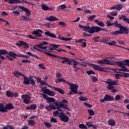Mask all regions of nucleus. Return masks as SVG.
<instances>
[{
	"instance_id": "f257e3e1",
	"label": "nucleus",
	"mask_w": 129,
	"mask_h": 129,
	"mask_svg": "<svg viewBox=\"0 0 129 129\" xmlns=\"http://www.w3.org/2000/svg\"><path fill=\"white\" fill-rule=\"evenodd\" d=\"M48 55H49V56H53L55 58H59V59H60L61 60V63L62 64H65V63H67V65H73V68H74L75 69H79L78 67H76L78 64V61L75 60L74 59H69V58L66 57H62V56H57L54 54L52 53H47Z\"/></svg>"
},
{
	"instance_id": "f03ea898",
	"label": "nucleus",
	"mask_w": 129,
	"mask_h": 129,
	"mask_svg": "<svg viewBox=\"0 0 129 129\" xmlns=\"http://www.w3.org/2000/svg\"><path fill=\"white\" fill-rule=\"evenodd\" d=\"M79 27L81 29H83V31L88 32L89 34H94V33H98L100 31L102 32H107V30L105 28H102L99 26H92L91 27L90 26H84L80 24L79 25Z\"/></svg>"
},
{
	"instance_id": "7ed1b4c3",
	"label": "nucleus",
	"mask_w": 129,
	"mask_h": 129,
	"mask_svg": "<svg viewBox=\"0 0 129 129\" xmlns=\"http://www.w3.org/2000/svg\"><path fill=\"white\" fill-rule=\"evenodd\" d=\"M13 75L17 78H19V76H23L24 79L23 84L25 85H30V84L32 86H35V85H36V83L34 79L31 78V77L29 78L26 77V76L21 73V72L16 71L15 73H13Z\"/></svg>"
},
{
	"instance_id": "20e7f679",
	"label": "nucleus",
	"mask_w": 129,
	"mask_h": 129,
	"mask_svg": "<svg viewBox=\"0 0 129 129\" xmlns=\"http://www.w3.org/2000/svg\"><path fill=\"white\" fill-rule=\"evenodd\" d=\"M19 9L22 10H19L20 12H21V13H23V12H24L25 13V15H23L21 16V21H24L25 22H28V21H31V18L30 17V15H31V11L29 10L28 8H25L24 6H18Z\"/></svg>"
},
{
	"instance_id": "39448f33",
	"label": "nucleus",
	"mask_w": 129,
	"mask_h": 129,
	"mask_svg": "<svg viewBox=\"0 0 129 129\" xmlns=\"http://www.w3.org/2000/svg\"><path fill=\"white\" fill-rule=\"evenodd\" d=\"M8 54L6 57L10 61H14V59H17V57L19 56V54L15 53L14 51H9Z\"/></svg>"
},
{
	"instance_id": "423d86ee",
	"label": "nucleus",
	"mask_w": 129,
	"mask_h": 129,
	"mask_svg": "<svg viewBox=\"0 0 129 129\" xmlns=\"http://www.w3.org/2000/svg\"><path fill=\"white\" fill-rule=\"evenodd\" d=\"M58 117L59 119H60L61 121H63V122H68V121H69V117L63 112H59Z\"/></svg>"
},
{
	"instance_id": "0eeeda50",
	"label": "nucleus",
	"mask_w": 129,
	"mask_h": 129,
	"mask_svg": "<svg viewBox=\"0 0 129 129\" xmlns=\"http://www.w3.org/2000/svg\"><path fill=\"white\" fill-rule=\"evenodd\" d=\"M22 99L23 100L24 103L29 104L31 103V96L28 94H23L21 96Z\"/></svg>"
},
{
	"instance_id": "6e6552de",
	"label": "nucleus",
	"mask_w": 129,
	"mask_h": 129,
	"mask_svg": "<svg viewBox=\"0 0 129 129\" xmlns=\"http://www.w3.org/2000/svg\"><path fill=\"white\" fill-rule=\"evenodd\" d=\"M68 85L70 86V89H71V91L73 92V93H75V94L77 93V91H78V85L71 83H69Z\"/></svg>"
},
{
	"instance_id": "1a4fd4ad",
	"label": "nucleus",
	"mask_w": 129,
	"mask_h": 129,
	"mask_svg": "<svg viewBox=\"0 0 129 129\" xmlns=\"http://www.w3.org/2000/svg\"><path fill=\"white\" fill-rule=\"evenodd\" d=\"M114 100V97L109 94H106L104 97V99L100 100L101 102H105V101H113Z\"/></svg>"
},
{
	"instance_id": "9d476101",
	"label": "nucleus",
	"mask_w": 129,
	"mask_h": 129,
	"mask_svg": "<svg viewBox=\"0 0 129 129\" xmlns=\"http://www.w3.org/2000/svg\"><path fill=\"white\" fill-rule=\"evenodd\" d=\"M92 67L94 69V70H98L99 71H100L101 72H107V71H106L108 70L107 68L102 67L100 66H97L94 64H93ZM104 69H106V70Z\"/></svg>"
},
{
	"instance_id": "9b49d317",
	"label": "nucleus",
	"mask_w": 129,
	"mask_h": 129,
	"mask_svg": "<svg viewBox=\"0 0 129 129\" xmlns=\"http://www.w3.org/2000/svg\"><path fill=\"white\" fill-rule=\"evenodd\" d=\"M117 81L116 80L112 81V80L109 79H107V81H104V82L105 83H107L108 84V86H110L112 85H118V83H117Z\"/></svg>"
},
{
	"instance_id": "f8f14e48",
	"label": "nucleus",
	"mask_w": 129,
	"mask_h": 129,
	"mask_svg": "<svg viewBox=\"0 0 129 129\" xmlns=\"http://www.w3.org/2000/svg\"><path fill=\"white\" fill-rule=\"evenodd\" d=\"M6 94L7 97H18L19 96V94L17 92L14 93L10 90L7 91Z\"/></svg>"
},
{
	"instance_id": "ddd939ff",
	"label": "nucleus",
	"mask_w": 129,
	"mask_h": 129,
	"mask_svg": "<svg viewBox=\"0 0 129 129\" xmlns=\"http://www.w3.org/2000/svg\"><path fill=\"white\" fill-rule=\"evenodd\" d=\"M25 109H26V110H36V109H37V104L32 103L30 106H26Z\"/></svg>"
},
{
	"instance_id": "4468645a",
	"label": "nucleus",
	"mask_w": 129,
	"mask_h": 129,
	"mask_svg": "<svg viewBox=\"0 0 129 129\" xmlns=\"http://www.w3.org/2000/svg\"><path fill=\"white\" fill-rule=\"evenodd\" d=\"M45 20L46 21H49V22H55L59 21V19L54 16H51L49 17H46Z\"/></svg>"
},
{
	"instance_id": "2eb2a0df",
	"label": "nucleus",
	"mask_w": 129,
	"mask_h": 129,
	"mask_svg": "<svg viewBox=\"0 0 129 129\" xmlns=\"http://www.w3.org/2000/svg\"><path fill=\"white\" fill-rule=\"evenodd\" d=\"M53 103L51 104V105H49L47 106H45V108L46 110H48L49 111H52V110H56L57 109V108H56V106L54 105H53Z\"/></svg>"
},
{
	"instance_id": "dca6fc26",
	"label": "nucleus",
	"mask_w": 129,
	"mask_h": 129,
	"mask_svg": "<svg viewBox=\"0 0 129 129\" xmlns=\"http://www.w3.org/2000/svg\"><path fill=\"white\" fill-rule=\"evenodd\" d=\"M34 78L36 80H37V82H39V83H40V85H45L46 86H47V85H48V84L46 82H45V81L42 80V79L39 77H34Z\"/></svg>"
},
{
	"instance_id": "f3484780",
	"label": "nucleus",
	"mask_w": 129,
	"mask_h": 129,
	"mask_svg": "<svg viewBox=\"0 0 129 129\" xmlns=\"http://www.w3.org/2000/svg\"><path fill=\"white\" fill-rule=\"evenodd\" d=\"M121 32L122 33V34H125V35H127L129 33V28L127 27H122V28L120 29Z\"/></svg>"
},
{
	"instance_id": "a211bd4d",
	"label": "nucleus",
	"mask_w": 129,
	"mask_h": 129,
	"mask_svg": "<svg viewBox=\"0 0 129 129\" xmlns=\"http://www.w3.org/2000/svg\"><path fill=\"white\" fill-rule=\"evenodd\" d=\"M44 34L45 35H46V36L50 37V38H54L55 39H58V38H57V36H56L55 34L50 33L49 31L45 32Z\"/></svg>"
},
{
	"instance_id": "6ab92c4d",
	"label": "nucleus",
	"mask_w": 129,
	"mask_h": 129,
	"mask_svg": "<svg viewBox=\"0 0 129 129\" xmlns=\"http://www.w3.org/2000/svg\"><path fill=\"white\" fill-rule=\"evenodd\" d=\"M6 110H12L15 108V106L12 103H8L5 105Z\"/></svg>"
},
{
	"instance_id": "aec40b11",
	"label": "nucleus",
	"mask_w": 129,
	"mask_h": 129,
	"mask_svg": "<svg viewBox=\"0 0 129 129\" xmlns=\"http://www.w3.org/2000/svg\"><path fill=\"white\" fill-rule=\"evenodd\" d=\"M0 112H3V113L5 112H8V110H6V106L4 105L3 103H0Z\"/></svg>"
},
{
	"instance_id": "412c9836",
	"label": "nucleus",
	"mask_w": 129,
	"mask_h": 129,
	"mask_svg": "<svg viewBox=\"0 0 129 129\" xmlns=\"http://www.w3.org/2000/svg\"><path fill=\"white\" fill-rule=\"evenodd\" d=\"M119 20L123 21L129 24V18H126L125 15H122L121 16L119 17Z\"/></svg>"
},
{
	"instance_id": "4be33fe9",
	"label": "nucleus",
	"mask_w": 129,
	"mask_h": 129,
	"mask_svg": "<svg viewBox=\"0 0 129 129\" xmlns=\"http://www.w3.org/2000/svg\"><path fill=\"white\" fill-rule=\"evenodd\" d=\"M53 89H54L55 91H57V92H58V93H60V94H65V92H64V90L60 88L53 87Z\"/></svg>"
},
{
	"instance_id": "5701e85b",
	"label": "nucleus",
	"mask_w": 129,
	"mask_h": 129,
	"mask_svg": "<svg viewBox=\"0 0 129 129\" xmlns=\"http://www.w3.org/2000/svg\"><path fill=\"white\" fill-rule=\"evenodd\" d=\"M9 4L10 5H13L14 4H23V2L20 0H9Z\"/></svg>"
},
{
	"instance_id": "b1692460",
	"label": "nucleus",
	"mask_w": 129,
	"mask_h": 129,
	"mask_svg": "<svg viewBox=\"0 0 129 129\" xmlns=\"http://www.w3.org/2000/svg\"><path fill=\"white\" fill-rule=\"evenodd\" d=\"M116 124L115 120L112 119H109L108 121V124L110 125V126H114Z\"/></svg>"
},
{
	"instance_id": "393cba45",
	"label": "nucleus",
	"mask_w": 129,
	"mask_h": 129,
	"mask_svg": "<svg viewBox=\"0 0 129 129\" xmlns=\"http://www.w3.org/2000/svg\"><path fill=\"white\" fill-rule=\"evenodd\" d=\"M114 65H115L116 66H119V67H120V68H121V67L124 65V66H125V63L122 62V61H114Z\"/></svg>"
},
{
	"instance_id": "a878e982",
	"label": "nucleus",
	"mask_w": 129,
	"mask_h": 129,
	"mask_svg": "<svg viewBox=\"0 0 129 129\" xmlns=\"http://www.w3.org/2000/svg\"><path fill=\"white\" fill-rule=\"evenodd\" d=\"M95 23H96V24L98 25V26H99V27H105V25H104V23L103 22L99 21V20L96 19L94 20Z\"/></svg>"
},
{
	"instance_id": "bb28decb",
	"label": "nucleus",
	"mask_w": 129,
	"mask_h": 129,
	"mask_svg": "<svg viewBox=\"0 0 129 129\" xmlns=\"http://www.w3.org/2000/svg\"><path fill=\"white\" fill-rule=\"evenodd\" d=\"M42 9L43 11H52L53 8L48 7V6L45 5H42Z\"/></svg>"
},
{
	"instance_id": "cd10ccee",
	"label": "nucleus",
	"mask_w": 129,
	"mask_h": 129,
	"mask_svg": "<svg viewBox=\"0 0 129 129\" xmlns=\"http://www.w3.org/2000/svg\"><path fill=\"white\" fill-rule=\"evenodd\" d=\"M122 33L123 32H122L120 30L111 32V35H113V36H117V35H119V34L122 35Z\"/></svg>"
},
{
	"instance_id": "c85d7f7f",
	"label": "nucleus",
	"mask_w": 129,
	"mask_h": 129,
	"mask_svg": "<svg viewBox=\"0 0 129 129\" xmlns=\"http://www.w3.org/2000/svg\"><path fill=\"white\" fill-rule=\"evenodd\" d=\"M46 94L47 95H49V96H55L56 95V93L55 92L50 90L49 89L47 90V92H46Z\"/></svg>"
},
{
	"instance_id": "c756f323",
	"label": "nucleus",
	"mask_w": 129,
	"mask_h": 129,
	"mask_svg": "<svg viewBox=\"0 0 129 129\" xmlns=\"http://www.w3.org/2000/svg\"><path fill=\"white\" fill-rule=\"evenodd\" d=\"M39 33H43V32L41 29H37L36 31H32L31 34H32V35H35V36H37L38 34H39Z\"/></svg>"
},
{
	"instance_id": "7c9ffc66",
	"label": "nucleus",
	"mask_w": 129,
	"mask_h": 129,
	"mask_svg": "<svg viewBox=\"0 0 129 129\" xmlns=\"http://www.w3.org/2000/svg\"><path fill=\"white\" fill-rule=\"evenodd\" d=\"M48 43L46 41H43L41 43H39V44L35 45L36 47H38V48H40L41 47H43V46L45 45H48Z\"/></svg>"
},
{
	"instance_id": "2f4dec72",
	"label": "nucleus",
	"mask_w": 129,
	"mask_h": 129,
	"mask_svg": "<svg viewBox=\"0 0 129 129\" xmlns=\"http://www.w3.org/2000/svg\"><path fill=\"white\" fill-rule=\"evenodd\" d=\"M58 81H55L56 83H60V82H63V83H67V84H69L70 83L68 81H67L64 79H58Z\"/></svg>"
},
{
	"instance_id": "473e14b6",
	"label": "nucleus",
	"mask_w": 129,
	"mask_h": 129,
	"mask_svg": "<svg viewBox=\"0 0 129 129\" xmlns=\"http://www.w3.org/2000/svg\"><path fill=\"white\" fill-rule=\"evenodd\" d=\"M104 64L106 65H111V62H113L112 60H109L106 58L103 59Z\"/></svg>"
},
{
	"instance_id": "72a5a7b5",
	"label": "nucleus",
	"mask_w": 129,
	"mask_h": 129,
	"mask_svg": "<svg viewBox=\"0 0 129 129\" xmlns=\"http://www.w3.org/2000/svg\"><path fill=\"white\" fill-rule=\"evenodd\" d=\"M21 46H25L24 48H26L27 49L29 48V44L25 41H20Z\"/></svg>"
},
{
	"instance_id": "f704fd0d",
	"label": "nucleus",
	"mask_w": 129,
	"mask_h": 129,
	"mask_svg": "<svg viewBox=\"0 0 129 129\" xmlns=\"http://www.w3.org/2000/svg\"><path fill=\"white\" fill-rule=\"evenodd\" d=\"M8 52L6 50H0V56H2V55H8Z\"/></svg>"
},
{
	"instance_id": "c9c22d12",
	"label": "nucleus",
	"mask_w": 129,
	"mask_h": 129,
	"mask_svg": "<svg viewBox=\"0 0 129 129\" xmlns=\"http://www.w3.org/2000/svg\"><path fill=\"white\" fill-rule=\"evenodd\" d=\"M58 40H62V41H71L72 40V38H65L64 37H62L61 38H57Z\"/></svg>"
},
{
	"instance_id": "e433bc0d",
	"label": "nucleus",
	"mask_w": 129,
	"mask_h": 129,
	"mask_svg": "<svg viewBox=\"0 0 129 129\" xmlns=\"http://www.w3.org/2000/svg\"><path fill=\"white\" fill-rule=\"evenodd\" d=\"M37 51H39V52H40V53H44V54H45V55H48V56H49L50 57H54L53 56V55H50L48 54H51V53L50 52H45L44 50H41L40 49H37Z\"/></svg>"
},
{
	"instance_id": "4c0bfd02",
	"label": "nucleus",
	"mask_w": 129,
	"mask_h": 129,
	"mask_svg": "<svg viewBox=\"0 0 129 129\" xmlns=\"http://www.w3.org/2000/svg\"><path fill=\"white\" fill-rule=\"evenodd\" d=\"M36 124V122L34 120H29L28 125L33 126Z\"/></svg>"
},
{
	"instance_id": "58836bf2",
	"label": "nucleus",
	"mask_w": 129,
	"mask_h": 129,
	"mask_svg": "<svg viewBox=\"0 0 129 129\" xmlns=\"http://www.w3.org/2000/svg\"><path fill=\"white\" fill-rule=\"evenodd\" d=\"M55 98L49 97H48L47 100V102H48V103H50V102H55Z\"/></svg>"
},
{
	"instance_id": "ea45409f",
	"label": "nucleus",
	"mask_w": 129,
	"mask_h": 129,
	"mask_svg": "<svg viewBox=\"0 0 129 129\" xmlns=\"http://www.w3.org/2000/svg\"><path fill=\"white\" fill-rule=\"evenodd\" d=\"M44 125L47 127V128H50V127H52V124L50 123L49 122H44Z\"/></svg>"
},
{
	"instance_id": "a19ab883",
	"label": "nucleus",
	"mask_w": 129,
	"mask_h": 129,
	"mask_svg": "<svg viewBox=\"0 0 129 129\" xmlns=\"http://www.w3.org/2000/svg\"><path fill=\"white\" fill-rule=\"evenodd\" d=\"M49 46H51L52 48H53V49H57L58 47H60V45H59V44H55L54 43L50 44Z\"/></svg>"
},
{
	"instance_id": "79ce46f5",
	"label": "nucleus",
	"mask_w": 129,
	"mask_h": 129,
	"mask_svg": "<svg viewBox=\"0 0 129 129\" xmlns=\"http://www.w3.org/2000/svg\"><path fill=\"white\" fill-rule=\"evenodd\" d=\"M79 99L80 100V101H87V98L82 96H80L79 98Z\"/></svg>"
},
{
	"instance_id": "37998d69",
	"label": "nucleus",
	"mask_w": 129,
	"mask_h": 129,
	"mask_svg": "<svg viewBox=\"0 0 129 129\" xmlns=\"http://www.w3.org/2000/svg\"><path fill=\"white\" fill-rule=\"evenodd\" d=\"M115 44H116V41L115 40L108 42V45L110 46H116V45H115Z\"/></svg>"
},
{
	"instance_id": "c03bdc74",
	"label": "nucleus",
	"mask_w": 129,
	"mask_h": 129,
	"mask_svg": "<svg viewBox=\"0 0 129 129\" xmlns=\"http://www.w3.org/2000/svg\"><path fill=\"white\" fill-rule=\"evenodd\" d=\"M99 42H100V43H104V44H106L107 45L108 44V40L105 38L100 40Z\"/></svg>"
},
{
	"instance_id": "a18cd8bd",
	"label": "nucleus",
	"mask_w": 129,
	"mask_h": 129,
	"mask_svg": "<svg viewBox=\"0 0 129 129\" xmlns=\"http://www.w3.org/2000/svg\"><path fill=\"white\" fill-rule=\"evenodd\" d=\"M79 127L81 129H87V126L82 123L79 124Z\"/></svg>"
},
{
	"instance_id": "49530a36",
	"label": "nucleus",
	"mask_w": 129,
	"mask_h": 129,
	"mask_svg": "<svg viewBox=\"0 0 129 129\" xmlns=\"http://www.w3.org/2000/svg\"><path fill=\"white\" fill-rule=\"evenodd\" d=\"M86 73L88 74V75H91V74H93V75H95V73L93 72L92 70L90 71H86Z\"/></svg>"
},
{
	"instance_id": "de8ad7c7",
	"label": "nucleus",
	"mask_w": 129,
	"mask_h": 129,
	"mask_svg": "<svg viewBox=\"0 0 129 129\" xmlns=\"http://www.w3.org/2000/svg\"><path fill=\"white\" fill-rule=\"evenodd\" d=\"M19 57H22V58H24V59H29L30 58V56L24 54H19Z\"/></svg>"
},
{
	"instance_id": "09e8293b",
	"label": "nucleus",
	"mask_w": 129,
	"mask_h": 129,
	"mask_svg": "<svg viewBox=\"0 0 129 129\" xmlns=\"http://www.w3.org/2000/svg\"><path fill=\"white\" fill-rule=\"evenodd\" d=\"M116 7L117 11H120L122 9V5L117 4Z\"/></svg>"
},
{
	"instance_id": "8fccbe9b",
	"label": "nucleus",
	"mask_w": 129,
	"mask_h": 129,
	"mask_svg": "<svg viewBox=\"0 0 129 129\" xmlns=\"http://www.w3.org/2000/svg\"><path fill=\"white\" fill-rule=\"evenodd\" d=\"M48 89H47V87H44L41 89V91L44 93H45V94H47V92L48 91Z\"/></svg>"
},
{
	"instance_id": "3c124183",
	"label": "nucleus",
	"mask_w": 129,
	"mask_h": 129,
	"mask_svg": "<svg viewBox=\"0 0 129 129\" xmlns=\"http://www.w3.org/2000/svg\"><path fill=\"white\" fill-rule=\"evenodd\" d=\"M40 95H42L43 97V98L44 99H46V101H47V100H48V98H49V97H48V95H47L44 93H40Z\"/></svg>"
},
{
	"instance_id": "603ef678",
	"label": "nucleus",
	"mask_w": 129,
	"mask_h": 129,
	"mask_svg": "<svg viewBox=\"0 0 129 129\" xmlns=\"http://www.w3.org/2000/svg\"><path fill=\"white\" fill-rule=\"evenodd\" d=\"M88 112L90 115L93 116L94 115V111L92 109H88Z\"/></svg>"
},
{
	"instance_id": "864d4df0",
	"label": "nucleus",
	"mask_w": 129,
	"mask_h": 129,
	"mask_svg": "<svg viewBox=\"0 0 129 129\" xmlns=\"http://www.w3.org/2000/svg\"><path fill=\"white\" fill-rule=\"evenodd\" d=\"M91 77H92V81L93 82H97L98 81V79L96 77L92 75Z\"/></svg>"
},
{
	"instance_id": "5fc2aeb1",
	"label": "nucleus",
	"mask_w": 129,
	"mask_h": 129,
	"mask_svg": "<svg viewBox=\"0 0 129 129\" xmlns=\"http://www.w3.org/2000/svg\"><path fill=\"white\" fill-rule=\"evenodd\" d=\"M95 18H96V15H92L90 17H88V20L89 21H92L93 20H94V19H95Z\"/></svg>"
},
{
	"instance_id": "6e6d98bb",
	"label": "nucleus",
	"mask_w": 129,
	"mask_h": 129,
	"mask_svg": "<svg viewBox=\"0 0 129 129\" xmlns=\"http://www.w3.org/2000/svg\"><path fill=\"white\" fill-rule=\"evenodd\" d=\"M121 68H122L123 72H129V70H127V69L124 66V65H123V66Z\"/></svg>"
},
{
	"instance_id": "4d7b16f0",
	"label": "nucleus",
	"mask_w": 129,
	"mask_h": 129,
	"mask_svg": "<svg viewBox=\"0 0 129 129\" xmlns=\"http://www.w3.org/2000/svg\"><path fill=\"white\" fill-rule=\"evenodd\" d=\"M50 122L52 123L54 122V123H57V119L55 118H51L50 120Z\"/></svg>"
},
{
	"instance_id": "13d9d810",
	"label": "nucleus",
	"mask_w": 129,
	"mask_h": 129,
	"mask_svg": "<svg viewBox=\"0 0 129 129\" xmlns=\"http://www.w3.org/2000/svg\"><path fill=\"white\" fill-rule=\"evenodd\" d=\"M63 109H66L67 110H69V111H71V109L68 107V105L64 104L63 105Z\"/></svg>"
},
{
	"instance_id": "bf43d9fd",
	"label": "nucleus",
	"mask_w": 129,
	"mask_h": 129,
	"mask_svg": "<svg viewBox=\"0 0 129 129\" xmlns=\"http://www.w3.org/2000/svg\"><path fill=\"white\" fill-rule=\"evenodd\" d=\"M114 27L115 28H119V30H120V29L122 28V27H123V26L121 25L120 23H118V24L115 25Z\"/></svg>"
},
{
	"instance_id": "052dcab7",
	"label": "nucleus",
	"mask_w": 129,
	"mask_h": 129,
	"mask_svg": "<svg viewBox=\"0 0 129 129\" xmlns=\"http://www.w3.org/2000/svg\"><path fill=\"white\" fill-rule=\"evenodd\" d=\"M53 114L54 116H57V115H59L60 114V113H59V111L56 110L55 111H53Z\"/></svg>"
},
{
	"instance_id": "680f3d73",
	"label": "nucleus",
	"mask_w": 129,
	"mask_h": 129,
	"mask_svg": "<svg viewBox=\"0 0 129 129\" xmlns=\"http://www.w3.org/2000/svg\"><path fill=\"white\" fill-rule=\"evenodd\" d=\"M121 97L119 95H116L115 96V100H116L117 101H118L119 99H120Z\"/></svg>"
},
{
	"instance_id": "e2e57ef3",
	"label": "nucleus",
	"mask_w": 129,
	"mask_h": 129,
	"mask_svg": "<svg viewBox=\"0 0 129 129\" xmlns=\"http://www.w3.org/2000/svg\"><path fill=\"white\" fill-rule=\"evenodd\" d=\"M123 62H125V66L129 67V59H124Z\"/></svg>"
},
{
	"instance_id": "0e129e2a",
	"label": "nucleus",
	"mask_w": 129,
	"mask_h": 129,
	"mask_svg": "<svg viewBox=\"0 0 129 129\" xmlns=\"http://www.w3.org/2000/svg\"><path fill=\"white\" fill-rule=\"evenodd\" d=\"M12 14H14V15H15V16H20V13L18 11H13Z\"/></svg>"
},
{
	"instance_id": "69168bd1",
	"label": "nucleus",
	"mask_w": 129,
	"mask_h": 129,
	"mask_svg": "<svg viewBox=\"0 0 129 129\" xmlns=\"http://www.w3.org/2000/svg\"><path fill=\"white\" fill-rule=\"evenodd\" d=\"M119 76H120V78L124 77V78H127V74H119Z\"/></svg>"
},
{
	"instance_id": "338daca9",
	"label": "nucleus",
	"mask_w": 129,
	"mask_h": 129,
	"mask_svg": "<svg viewBox=\"0 0 129 129\" xmlns=\"http://www.w3.org/2000/svg\"><path fill=\"white\" fill-rule=\"evenodd\" d=\"M97 62L98 63V64H102V65H101V66H103V64H104V61L103 60V59L102 60H97Z\"/></svg>"
},
{
	"instance_id": "774afa93",
	"label": "nucleus",
	"mask_w": 129,
	"mask_h": 129,
	"mask_svg": "<svg viewBox=\"0 0 129 129\" xmlns=\"http://www.w3.org/2000/svg\"><path fill=\"white\" fill-rule=\"evenodd\" d=\"M22 63H31V60L28 59H23Z\"/></svg>"
}]
</instances>
